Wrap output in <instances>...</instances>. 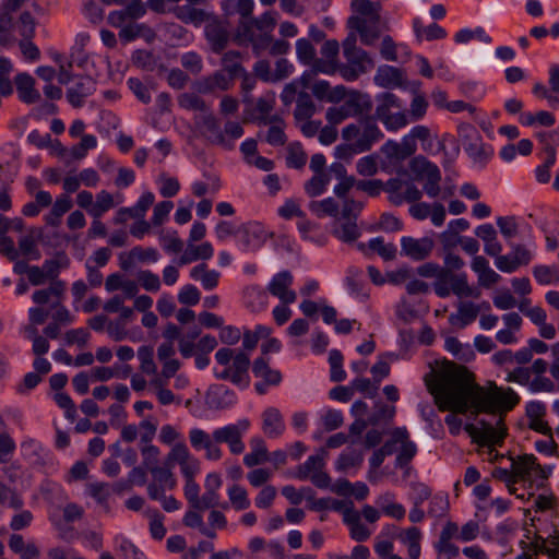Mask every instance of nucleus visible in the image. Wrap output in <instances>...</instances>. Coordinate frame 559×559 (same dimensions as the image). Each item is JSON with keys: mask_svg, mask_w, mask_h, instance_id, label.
Masks as SVG:
<instances>
[{"mask_svg": "<svg viewBox=\"0 0 559 559\" xmlns=\"http://www.w3.org/2000/svg\"><path fill=\"white\" fill-rule=\"evenodd\" d=\"M506 328L498 331L496 338L501 344H512L516 342L515 332L520 330L521 317H503Z\"/></svg>", "mask_w": 559, "mask_h": 559, "instance_id": "39", "label": "nucleus"}, {"mask_svg": "<svg viewBox=\"0 0 559 559\" xmlns=\"http://www.w3.org/2000/svg\"><path fill=\"white\" fill-rule=\"evenodd\" d=\"M227 495L231 507L236 511L247 510L250 507L251 502L248 498V492L243 487L234 484L228 488Z\"/></svg>", "mask_w": 559, "mask_h": 559, "instance_id": "45", "label": "nucleus"}, {"mask_svg": "<svg viewBox=\"0 0 559 559\" xmlns=\"http://www.w3.org/2000/svg\"><path fill=\"white\" fill-rule=\"evenodd\" d=\"M362 460V455L359 452L355 450L345 451L337 457L335 467L338 472H347L349 468L360 466Z\"/></svg>", "mask_w": 559, "mask_h": 559, "instance_id": "47", "label": "nucleus"}, {"mask_svg": "<svg viewBox=\"0 0 559 559\" xmlns=\"http://www.w3.org/2000/svg\"><path fill=\"white\" fill-rule=\"evenodd\" d=\"M154 352L150 346H142L138 350V358L141 362L140 369L142 372L146 374H156L157 367L153 359Z\"/></svg>", "mask_w": 559, "mask_h": 559, "instance_id": "52", "label": "nucleus"}, {"mask_svg": "<svg viewBox=\"0 0 559 559\" xmlns=\"http://www.w3.org/2000/svg\"><path fill=\"white\" fill-rule=\"evenodd\" d=\"M64 283L61 281L51 282L49 287L36 290L33 301L40 306L32 311V314H44L46 310H52L53 314H63L66 310L61 307V296L64 292Z\"/></svg>", "mask_w": 559, "mask_h": 559, "instance_id": "6", "label": "nucleus"}, {"mask_svg": "<svg viewBox=\"0 0 559 559\" xmlns=\"http://www.w3.org/2000/svg\"><path fill=\"white\" fill-rule=\"evenodd\" d=\"M464 429L474 442L483 447L500 444L506 436L502 417L496 418V426L480 420L477 425L466 424Z\"/></svg>", "mask_w": 559, "mask_h": 559, "instance_id": "4", "label": "nucleus"}, {"mask_svg": "<svg viewBox=\"0 0 559 559\" xmlns=\"http://www.w3.org/2000/svg\"><path fill=\"white\" fill-rule=\"evenodd\" d=\"M369 248L379 255H381L384 260H393L396 254V248L392 243H385L381 238H374L369 241Z\"/></svg>", "mask_w": 559, "mask_h": 559, "instance_id": "58", "label": "nucleus"}, {"mask_svg": "<svg viewBox=\"0 0 559 559\" xmlns=\"http://www.w3.org/2000/svg\"><path fill=\"white\" fill-rule=\"evenodd\" d=\"M536 281L543 285L559 282V270L555 266L538 265L533 271Z\"/></svg>", "mask_w": 559, "mask_h": 559, "instance_id": "53", "label": "nucleus"}, {"mask_svg": "<svg viewBox=\"0 0 559 559\" xmlns=\"http://www.w3.org/2000/svg\"><path fill=\"white\" fill-rule=\"evenodd\" d=\"M203 128L210 132L209 139L216 144L225 145V136L221 132L219 124L214 115L209 110L201 117Z\"/></svg>", "mask_w": 559, "mask_h": 559, "instance_id": "44", "label": "nucleus"}, {"mask_svg": "<svg viewBox=\"0 0 559 559\" xmlns=\"http://www.w3.org/2000/svg\"><path fill=\"white\" fill-rule=\"evenodd\" d=\"M95 91V83L90 76H82L70 87L67 92V97L70 104L74 107H81L84 98Z\"/></svg>", "mask_w": 559, "mask_h": 559, "instance_id": "24", "label": "nucleus"}, {"mask_svg": "<svg viewBox=\"0 0 559 559\" xmlns=\"http://www.w3.org/2000/svg\"><path fill=\"white\" fill-rule=\"evenodd\" d=\"M294 276L289 271H282L273 276L267 285V290L274 297H277L282 305L277 306L273 314H289L288 305L296 301V293L290 289Z\"/></svg>", "mask_w": 559, "mask_h": 559, "instance_id": "5", "label": "nucleus"}, {"mask_svg": "<svg viewBox=\"0 0 559 559\" xmlns=\"http://www.w3.org/2000/svg\"><path fill=\"white\" fill-rule=\"evenodd\" d=\"M144 515L150 521L151 536L156 540H162L166 535V527L164 525V515L157 510L148 508L144 511Z\"/></svg>", "mask_w": 559, "mask_h": 559, "instance_id": "41", "label": "nucleus"}, {"mask_svg": "<svg viewBox=\"0 0 559 559\" xmlns=\"http://www.w3.org/2000/svg\"><path fill=\"white\" fill-rule=\"evenodd\" d=\"M314 112L316 104L313 103L310 94L306 91L299 92L296 99V109L294 111V118L296 121L310 119Z\"/></svg>", "mask_w": 559, "mask_h": 559, "instance_id": "37", "label": "nucleus"}, {"mask_svg": "<svg viewBox=\"0 0 559 559\" xmlns=\"http://www.w3.org/2000/svg\"><path fill=\"white\" fill-rule=\"evenodd\" d=\"M213 255V247L210 242H203L200 246L189 243L183 254L179 258V264H188L199 259L209 260Z\"/></svg>", "mask_w": 559, "mask_h": 559, "instance_id": "33", "label": "nucleus"}, {"mask_svg": "<svg viewBox=\"0 0 559 559\" xmlns=\"http://www.w3.org/2000/svg\"><path fill=\"white\" fill-rule=\"evenodd\" d=\"M190 275L193 280L201 281L205 289H213L218 284L219 273L214 270H207L205 263L194 266Z\"/></svg>", "mask_w": 559, "mask_h": 559, "instance_id": "38", "label": "nucleus"}, {"mask_svg": "<svg viewBox=\"0 0 559 559\" xmlns=\"http://www.w3.org/2000/svg\"><path fill=\"white\" fill-rule=\"evenodd\" d=\"M251 451L243 456V464L253 467L267 461V449L261 437H253L250 440Z\"/></svg>", "mask_w": 559, "mask_h": 559, "instance_id": "32", "label": "nucleus"}, {"mask_svg": "<svg viewBox=\"0 0 559 559\" xmlns=\"http://www.w3.org/2000/svg\"><path fill=\"white\" fill-rule=\"evenodd\" d=\"M511 467L514 472L516 483H533L537 479H546L550 475V468L542 467L536 463V457L531 454L519 456L512 461Z\"/></svg>", "mask_w": 559, "mask_h": 559, "instance_id": "8", "label": "nucleus"}, {"mask_svg": "<svg viewBox=\"0 0 559 559\" xmlns=\"http://www.w3.org/2000/svg\"><path fill=\"white\" fill-rule=\"evenodd\" d=\"M374 82L381 87L393 88L404 86L406 80L401 69L383 66L378 69Z\"/></svg>", "mask_w": 559, "mask_h": 559, "instance_id": "18", "label": "nucleus"}, {"mask_svg": "<svg viewBox=\"0 0 559 559\" xmlns=\"http://www.w3.org/2000/svg\"><path fill=\"white\" fill-rule=\"evenodd\" d=\"M328 452L325 449H320L317 454L310 455L302 464H300L296 472L295 478L299 480H307L312 477L319 469H323L325 466V457Z\"/></svg>", "mask_w": 559, "mask_h": 559, "instance_id": "20", "label": "nucleus"}, {"mask_svg": "<svg viewBox=\"0 0 559 559\" xmlns=\"http://www.w3.org/2000/svg\"><path fill=\"white\" fill-rule=\"evenodd\" d=\"M329 183V176L325 173L316 174L306 185V191L310 197L321 194Z\"/></svg>", "mask_w": 559, "mask_h": 559, "instance_id": "59", "label": "nucleus"}, {"mask_svg": "<svg viewBox=\"0 0 559 559\" xmlns=\"http://www.w3.org/2000/svg\"><path fill=\"white\" fill-rule=\"evenodd\" d=\"M175 16L186 24H192L199 27L201 24L209 22L212 19V14L194 8L190 4L177 5L173 10Z\"/></svg>", "mask_w": 559, "mask_h": 559, "instance_id": "19", "label": "nucleus"}, {"mask_svg": "<svg viewBox=\"0 0 559 559\" xmlns=\"http://www.w3.org/2000/svg\"><path fill=\"white\" fill-rule=\"evenodd\" d=\"M0 504L19 510L24 502L15 490L5 485H0Z\"/></svg>", "mask_w": 559, "mask_h": 559, "instance_id": "55", "label": "nucleus"}, {"mask_svg": "<svg viewBox=\"0 0 559 559\" xmlns=\"http://www.w3.org/2000/svg\"><path fill=\"white\" fill-rule=\"evenodd\" d=\"M116 549L123 559H145L144 554L136 546L122 535L115 537Z\"/></svg>", "mask_w": 559, "mask_h": 559, "instance_id": "46", "label": "nucleus"}, {"mask_svg": "<svg viewBox=\"0 0 559 559\" xmlns=\"http://www.w3.org/2000/svg\"><path fill=\"white\" fill-rule=\"evenodd\" d=\"M451 289L460 299L467 297L478 298L480 296L479 289L468 284L467 276L464 273L457 275L452 274Z\"/></svg>", "mask_w": 559, "mask_h": 559, "instance_id": "36", "label": "nucleus"}, {"mask_svg": "<svg viewBox=\"0 0 559 559\" xmlns=\"http://www.w3.org/2000/svg\"><path fill=\"white\" fill-rule=\"evenodd\" d=\"M401 245L402 251L417 261L428 258L435 248V241L430 237H423L420 239L404 237Z\"/></svg>", "mask_w": 559, "mask_h": 559, "instance_id": "13", "label": "nucleus"}, {"mask_svg": "<svg viewBox=\"0 0 559 559\" xmlns=\"http://www.w3.org/2000/svg\"><path fill=\"white\" fill-rule=\"evenodd\" d=\"M436 403L440 411L464 414L511 411L520 401L511 389L502 390L496 384L485 389L475 382L474 376L464 366L448 364L439 374L433 389Z\"/></svg>", "mask_w": 559, "mask_h": 559, "instance_id": "1", "label": "nucleus"}, {"mask_svg": "<svg viewBox=\"0 0 559 559\" xmlns=\"http://www.w3.org/2000/svg\"><path fill=\"white\" fill-rule=\"evenodd\" d=\"M150 473L153 477L146 488L150 498H159L160 492L174 490L177 487V479L167 463L166 466L153 468Z\"/></svg>", "mask_w": 559, "mask_h": 559, "instance_id": "12", "label": "nucleus"}, {"mask_svg": "<svg viewBox=\"0 0 559 559\" xmlns=\"http://www.w3.org/2000/svg\"><path fill=\"white\" fill-rule=\"evenodd\" d=\"M416 150V143L412 141L411 136H404L401 143L389 141L382 147V152L386 155V157L396 158L400 160L412 156Z\"/></svg>", "mask_w": 559, "mask_h": 559, "instance_id": "23", "label": "nucleus"}, {"mask_svg": "<svg viewBox=\"0 0 559 559\" xmlns=\"http://www.w3.org/2000/svg\"><path fill=\"white\" fill-rule=\"evenodd\" d=\"M250 420L241 418L235 424H228L214 429V438L217 441L218 447L225 443L231 454H241L246 445L243 443V436L250 428Z\"/></svg>", "mask_w": 559, "mask_h": 559, "instance_id": "3", "label": "nucleus"}, {"mask_svg": "<svg viewBox=\"0 0 559 559\" xmlns=\"http://www.w3.org/2000/svg\"><path fill=\"white\" fill-rule=\"evenodd\" d=\"M276 20L272 12H265L260 17H250L249 20H239L236 28L235 39L239 44L250 43L257 56L267 49L272 41L271 31L274 28Z\"/></svg>", "mask_w": 559, "mask_h": 559, "instance_id": "2", "label": "nucleus"}, {"mask_svg": "<svg viewBox=\"0 0 559 559\" xmlns=\"http://www.w3.org/2000/svg\"><path fill=\"white\" fill-rule=\"evenodd\" d=\"M471 267L477 274V283L480 287L490 288L501 280V276L489 266V262L483 255H475Z\"/></svg>", "mask_w": 559, "mask_h": 559, "instance_id": "15", "label": "nucleus"}, {"mask_svg": "<svg viewBox=\"0 0 559 559\" xmlns=\"http://www.w3.org/2000/svg\"><path fill=\"white\" fill-rule=\"evenodd\" d=\"M399 539L407 547V552L411 559H418L420 557L421 547V532L419 528L412 526L399 535Z\"/></svg>", "mask_w": 559, "mask_h": 559, "instance_id": "31", "label": "nucleus"}, {"mask_svg": "<svg viewBox=\"0 0 559 559\" xmlns=\"http://www.w3.org/2000/svg\"><path fill=\"white\" fill-rule=\"evenodd\" d=\"M356 221L357 218L337 219L338 227L334 230L336 237L345 242L355 241L360 236Z\"/></svg>", "mask_w": 559, "mask_h": 559, "instance_id": "42", "label": "nucleus"}, {"mask_svg": "<svg viewBox=\"0 0 559 559\" xmlns=\"http://www.w3.org/2000/svg\"><path fill=\"white\" fill-rule=\"evenodd\" d=\"M236 394L225 385H218L207 393V405L214 409H224L236 403Z\"/></svg>", "mask_w": 559, "mask_h": 559, "instance_id": "26", "label": "nucleus"}, {"mask_svg": "<svg viewBox=\"0 0 559 559\" xmlns=\"http://www.w3.org/2000/svg\"><path fill=\"white\" fill-rule=\"evenodd\" d=\"M142 466L151 472L153 468H157L159 462L160 451L156 445L145 444L141 447Z\"/></svg>", "mask_w": 559, "mask_h": 559, "instance_id": "51", "label": "nucleus"}, {"mask_svg": "<svg viewBox=\"0 0 559 559\" xmlns=\"http://www.w3.org/2000/svg\"><path fill=\"white\" fill-rule=\"evenodd\" d=\"M382 136V132L371 118H366L362 121V131L355 142V147L358 152L370 150L371 145Z\"/></svg>", "mask_w": 559, "mask_h": 559, "instance_id": "25", "label": "nucleus"}, {"mask_svg": "<svg viewBox=\"0 0 559 559\" xmlns=\"http://www.w3.org/2000/svg\"><path fill=\"white\" fill-rule=\"evenodd\" d=\"M70 261L63 252H58L53 259L46 260L43 264L45 275L51 282H57L61 269L68 267Z\"/></svg>", "mask_w": 559, "mask_h": 559, "instance_id": "40", "label": "nucleus"}, {"mask_svg": "<svg viewBox=\"0 0 559 559\" xmlns=\"http://www.w3.org/2000/svg\"><path fill=\"white\" fill-rule=\"evenodd\" d=\"M174 463L180 466V472L185 480L194 479L201 469L200 460L190 453L183 442L176 443L167 454V464L171 465Z\"/></svg>", "mask_w": 559, "mask_h": 559, "instance_id": "7", "label": "nucleus"}, {"mask_svg": "<svg viewBox=\"0 0 559 559\" xmlns=\"http://www.w3.org/2000/svg\"><path fill=\"white\" fill-rule=\"evenodd\" d=\"M310 207L319 215L323 214L329 216H336L338 214V204L332 198H328L325 200L318 202H312L310 204Z\"/></svg>", "mask_w": 559, "mask_h": 559, "instance_id": "64", "label": "nucleus"}, {"mask_svg": "<svg viewBox=\"0 0 559 559\" xmlns=\"http://www.w3.org/2000/svg\"><path fill=\"white\" fill-rule=\"evenodd\" d=\"M133 317H116L107 324V333L115 341L124 338L135 340V335L129 331L128 325Z\"/></svg>", "mask_w": 559, "mask_h": 559, "instance_id": "34", "label": "nucleus"}, {"mask_svg": "<svg viewBox=\"0 0 559 559\" xmlns=\"http://www.w3.org/2000/svg\"><path fill=\"white\" fill-rule=\"evenodd\" d=\"M408 165L416 181H424L427 174L436 167L435 164L423 156L414 157Z\"/></svg>", "mask_w": 559, "mask_h": 559, "instance_id": "49", "label": "nucleus"}, {"mask_svg": "<svg viewBox=\"0 0 559 559\" xmlns=\"http://www.w3.org/2000/svg\"><path fill=\"white\" fill-rule=\"evenodd\" d=\"M343 105L350 111L352 116L369 112L372 108V102L369 95L358 91L348 92L347 98Z\"/></svg>", "mask_w": 559, "mask_h": 559, "instance_id": "30", "label": "nucleus"}, {"mask_svg": "<svg viewBox=\"0 0 559 559\" xmlns=\"http://www.w3.org/2000/svg\"><path fill=\"white\" fill-rule=\"evenodd\" d=\"M12 68L10 60L0 56V94L2 96H9L13 93V85L9 79Z\"/></svg>", "mask_w": 559, "mask_h": 559, "instance_id": "50", "label": "nucleus"}, {"mask_svg": "<svg viewBox=\"0 0 559 559\" xmlns=\"http://www.w3.org/2000/svg\"><path fill=\"white\" fill-rule=\"evenodd\" d=\"M145 12V7L141 0H132L126 9L111 12L108 15V22L115 27H120L127 20L139 19L144 15Z\"/></svg>", "mask_w": 559, "mask_h": 559, "instance_id": "21", "label": "nucleus"}, {"mask_svg": "<svg viewBox=\"0 0 559 559\" xmlns=\"http://www.w3.org/2000/svg\"><path fill=\"white\" fill-rule=\"evenodd\" d=\"M321 423L325 431H333L343 425L344 417L341 411L328 409L321 415Z\"/></svg>", "mask_w": 559, "mask_h": 559, "instance_id": "56", "label": "nucleus"}, {"mask_svg": "<svg viewBox=\"0 0 559 559\" xmlns=\"http://www.w3.org/2000/svg\"><path fill=\"white\" fill-rule=\"evenodd\" d=\"M372 26L368 25V21L361 16H350L347 25L350 29L356 31L360 35V39L365 45H372L379 38V31L372 22Z\"/></svg>", "mask_w": 559, "mask_h": 559, "instance_id": "28", "label": "nucleus"}, {"mask_svg": "<svg viewBox=\"0 0 559 559\" xmlns=\"http://www.w3.org/2000/svg\"><path fill=\"white\" fill-rule=\"evenodd\" d=\"M250 366V359L247 354L243 352H237L235 355L234 360L231 361V365H229V368L231 369V382L237 385H245L247 386L249 383V376H248V369Z\"/></svg>", "mask_w": 559, "mask_h": 559, "instance_id": "29", "label": "nucleus"}, {"mask_svg": "<svg viewBox=\"0 0 559 559\" xmlns=\"http://www.w3.org/2000/svg\"><path fill=\"white\" fill-rule=\"evenodd\" d=\"M252 372L255 378H260L272 385H278L282 381V374L278 370L271 369L267 361L260 357L253 362Z\"/></svg>", "mask_w": 559, "mask_h": 559, "instance_id": "35", "label": "nucleus"}, {"mask_svg": "<svg viewBox=\"0 0 559 559\" xmlns=\"http://www.w3.org/2000/svg\"><path fill=\"white\" fill-rule=\"evenodd\" d=\"M264 433L272 439L278 438L285 430V424L280 411L275 407H269L262 415Z\"/></svg>", "mask_w": 559, "mask_h": 559, "instance_id": "22", "label": "nucleus"}, {"mask_svg": "<svg viewBox=\"0 0 559 559\" xmlns=\"http://www.w3.org/2000/svg\"><path fill=\"white\" fill-rule=\"evenodd\" d=\"M448 273L449 270L433 262H427L417 267V274L426 278L438 280L441 276H448Z\"/></svg>", "mask_w": 559, "mask_h": 559, "instance_id": "62", "label": "nucleus"}, {"mask_svg": "<svg viewBox=\"0 0 559 559\" xmlns=\"http://www.w3.org/2000/svg\"><path fill=\"white\" fill-rule=\"evenodd\" d=\"M357 36L352 32L343 41V53L347 63L366 73L369 69L373 68L374 63L372 58L361 48L356 46Z\"/></svg>", "mask_w": 559, "mask_h": 559, "instance_id": "11", "label": "nucleus"}, {"mask_svg": "<svg viewBox=\"0 0 559 559\" xmlns=\"http://www.w3.org/2000/svg\"><path fill=\"white\" fill-rule=\"evenodd\" d=\"M373 408V413L368 418V423L370 425H378L382 421H392L396 413L395 406L388 405L382 401H376Z\"/></svg>", "mask_w": 559, "mask_h": 559, "instance_id": "43", "label": "nucleus"}, {"mask_svg": "<svg viewBox=\"0 0 559 559\" xmlns=\"http://www.w3.org/2000/svg\"><path fill=\"white\" fill-rule=\"evenodd\" d=\"M296 52L298 59L305 63L310 64L316 58V49L310 40L306 38L298 39L296 43Z\"/></svg>", "mask_w": 559, "mask_h": 559, "instance_id": "57", "label": "nucleus"}, {"mask_svg": "<svg viewBox=\"0 0 559 559\" xmlns=\"http://www.w3.org/2000/svg\"><path fill=\"white\" fill-rule=\"evenodd\" d=\"M394 440L400 441V450L395 459L396 467H406L417 453L416 444L409 440V433L405 427L394 428Z\"/></svg>", "mask_w": 559, "mask_h": 559, "instance_id": "14", "label": "nucleus"}, {"mask_svg": "<svg viewBox=\"0 0 559 559\" xmlns=\"http://www.w3.org/2000/svg\"><path fill=\"white\" fill-rule=\"evenodd\" d=\"M205 37L214 52L223 51L228 41L229 33L226 27L217 20L211 19L205 26Z\"/></svg>", "mask_w": 559, "mask_h": 559, "instance_id": "17", "label": "nucleus"}, {"mask_svg": "<svg viewBox=\"0 0 559 559\" xmlns=\"http://www.w3.org/2000/svg\"><path fill=\"white\" fill-rule=\"evenodd\" d=\"M179 106L188 110L200 112L209 111V106L205 100L194 93H183L178 98Z\"/></svg>", "mask_w": 559, "mask_h": 559, "instance_id": "48", "label": "nucleus"}, {"mask_svg": "<svg viewBox=\"0 0 559 559\" xmlns=\"http://www.w3.org/2000/svg\"><path fill=\"white\" fill-rule=\"evenodd\" d=\"M440 181L441 174L439 168L436 166L424 179V191L428 197L436 198L439 195L441 191Z\"/></svg>", "mask_w": 559, "mask_h": 559, "instance_id": "54", "label": "nucleus"}, {"mask_svg": "<svg viewBox=\"0 0 559 559\" xmlns=\"http://www.w3.org/2000/svg\"><path fill=\"white\" fill-rule=\"evenodd\" d=\"M384 191L389 193V200L394 205H401L404 202L414 203L423 197V192L412 181L400 178L388 180Z\"/></svg>", "mask_w": 559, "mask_h": 559, "instance_id": "10", "label": "nucleus"}, {"mask_svg": "<svg viewBox=\"0 0 559 559\" xmlns=\"http://www.w3.org/2000/svg\"><path fill=\"white\" fill-rule=\"evenodd\" d=\"M352 8L364 16H370L371 21L377 24L379 21L378 10L373 2L369 0H354Z\"/></svg>", "mask_w": 559, "mask_h": 559, "instance_id": "61", "label": "nucleus"}, {"mask_svg": "<svg viewBox=\"0 0 559 559\" xmlns=\"http://www.w3.org/2000/svg\"><path fill=\"white\" fill-rule=\"evenodd\" d=\"M14 83L22 102L34 104L40 99V94L35 90V80L27 73H20L15 76Z\"/></svg>", "mask_w": 559, "mask_h": 559, "instance_id": "27", "label": "nucleus"}, {"mask_svg": "<svg viewBox=\"0 0 559 559\" xmlns=\"http://www.w3.org/2000/svg\"><path fill=\"white\" fill-rule=\"evenodd\" d=\"M189 441L197 452L204 453V459L207 461L216 462L223 457V450L214 438V430L207 432L204 429L194 427L189 430Z\"/></svg>", "mask_w": 559, "mask_h": 559, "instance_id": "9", "label": "nucleus"}, {"mask_svg": "<svg viewBox=\"0 0 559 559\" xmlns=\"http://www.w3.org/2000/svg\"><path fill=\"white\" fill-rule=\"evenodd\" d=\"M114 206V199L110 193L102 191L97 194L96 203L90 210V213L95 217H99L104 212Z\"/></svg>", "mask_w": 559, "mask_h": 559, "instance_id": "60", "label": "nucleus"}, {"mask_svg": "<svg viewBox=\"0 0 559 559\" xmlns=\"http://www.w3.org/2000/svg\"><path fill=\"white\" fill-rule=\"evenodd\" d=\"M120 27H121V31L119 33L120 38L128 40V41L132 40L141 35H144V33H148L150 35H152V31L143 24L129 23V24L122 25Z\"/></svg>", "mask_w": 559, "mask_h": 559, "instance_id": "63", "label": "nucleus"}, {"mask_svg": "<svg viewBox=\"0 0 559 559\" xmlns=\"http://www.w3.org/2000/svg\"><path fill=\"white\" fill-rule=\"evenodd\" d=\"M233 79L234 76L229 73L226 74L224 71H216L215 73L195 82L194 88L201 94H211L216 90L227 91Z\"/></svg>", "mask_w": 559, "mask_h": 559, "instance_id": "16", "label": "nucleus"}]
</instances>
